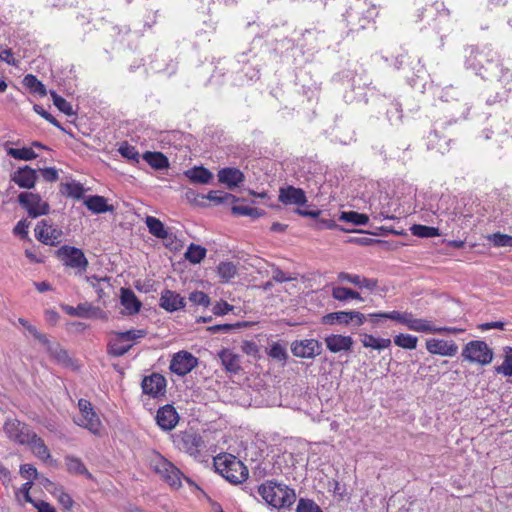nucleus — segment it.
Instances as JSON below:
<instances>
[{
    "mask_svg": "<svg viewBox=\"0 0 512 512\" xmlns=\"http://www.w3.org/2000/svg\"><path fill=\"white\" fill-rule=\"evenodd\" d=\"M159 305L167 312H175L185 307V299L177 292L166 289L161 292Z\"/></svg>",
    "mask_w": 512,
    "mask_h": 512,
    "instance_id": "aec40b11",
    "label": "nucleus"
},
{
    "mask_svg": "<svg viewBox=\"0 0 512 512\" xmlns=\"http://www.w3.org/2000/svg\"><path fill=\"white\" fill-rule=\"evenodd\" d=\"M37 180L36 170L25 166L16 170L12 175L14 181L19 187L31 189L35 186Z\"/></svg>",
    "mask_w": 512,
    "mask_h": 512,
    "instance_id": "5701e85b",
    "label": "nucleus"
},
{
    "mask_svg": "<svg viewBox=\"0 0 512 512\" xmlns=\"http://www.w3.org/2000/svg\"><path fill=\"white\" fill-rule=\"evenodd\" d=\"M426 349L431 354L453 357L458 352V346L453 341L430 339L426 341Z\"/></svg>",
    "mask_w": 512,
    "mask_h": 512,
    "instance_id": "a211bd4d",
    "label": "nucleus"
},
{
    "mask_svg": "<svg viewBox=\"0 0 512 512\" xmlns=\"http://www.w3.org/2000/svg\"><path fill=\"white\" fill-rule=\"evenodd\" d=\"M42 344L46 348L47 352L51 355V357H53L58 363L65 366H70L73 364V361L68 352L64 350L58 343L51 342L47 338V342Z\"/></svg>",
    "mask_w": 512,
    "mask_h": 512,
    "instance_id": "bb28decb",
    "label": "nucleus"
},
{
    "mask_svg": "<svg viewBox=\"0 0 512 512\" xmlns=\"http://www.w3.org/2000/svg\"><path fill=\"white\" fill-rule=\"evenodd\" d=\"M78 408L81 415L75 418L74 422L91 433L99 435L102 430V423L92 404L86 399H79Z\"/></svg>",
    "mask_w": 512,
    "mask_h": 512,
    "instance_id": "423d86ee",
    "label": "nucleus"
},
{
    "mask_svg": "<svg viewBox=\"0 0 512 512\" xmlns=\"http://www.w3.org/2000/svg\"><path fill=\"white\" fill-rule=\"evenodd\" d=\"M156 421L163 430L169 431L177 425L179 415L172 405L167 404L158 409Z\"/></svg>",
    "mask_w": 512,
    "mask_h": 512,
    "instance_id": "6ab92c4d",
    "label": "nucleus"
},
{
    "mask_svg": "<svg viewBox=\"0 0 512 512\" xmlns=\"http://www.w3.org/2000/svg\"><path fill=\"white\" fill-rule=\"evenodd\" d=\"M166 387V378L162 374L156 372L145 376L141 382L143 393L154 399L165 396Z\"/></svg>",
    "mask_w": 512,
    "mask_h": 512,
    "instance_id": "ddd939ff",
    "label": "nucleus"
},
{
    "mask_svg": "<svg viewBox=\"0 0 512 512\" xmlns=\"http://www.w3.org/2000/svg\"><path fill=\"white\" fill-rule=\"evenodd\" d=\"M85 206L94 214H101L113 211V206L107 203L103 196H89L84 201Z\"/></svg>",
    "mask_w": 512,
    "mask_h": 512,
    "instance_id": "c85d7f7f",
    "label": "nucleus"
},
{
    "mask_svg": "<svg viewBox=\"0 0 512 512\" xmlns=\"http://www.w3.org/2000/svg\"><path fill=\"white\" fill-rule=\"evenodd\" d=\"M408 314V311L401 312L393 310L390 312L371 313L368 316L373 323H377L379 319H390L405 326Z\"/></svg>",
    "mask_w": 512,
    "mask_h": 512,
    "instance_id": "7c9ffc66",
    "label": "nucleus"
},
{
    "mask_svg": "<svg viewBox=\"0 0 512 512\" xmlns=\"http://www.w3.org/2000/svg\"><path fill=\"white\" fill-rule=\"evenodd\" d=\"M278 199L284 205L303 206L307 203L305 192L291 185L279 189Z\"/></svg>",
    "mask_w": 512,
    "mask_h": 512,
    "instance_id": "dca6fc26",
    "label": "nucleus"
},
{
    "mask_svg": "<svg viewBox=\"0 0 512 512\" xmlns=\"http://www.w3.org/2000/svg\"><path fill=\"white\" fill-rule=\"evenodd\" d=\"M154 471L159 474L170 486L180 487L182 472L170 461L161 455H157L151 462Z\"/></svg>",
    "mask_w": 512,
    "mask_h": 512,
    "instance_id": "6e6552de",
    "label": "nucleus"
},
{
    "mask_svg": "<svg viewBox=\"0 0 512 512\" xmlns=\"http://www.w3.org/2000/svg\"><path fill=\"white\" fill-rule=\"evenodd\" d=\"M269 356L281 361L287 358V352L281 344L275 343L270 348Z\"/></svg>",
    "mask_w": 512,
    "mask_h": 512,
    "instance_id": "69168bd1",
    "label": "nucleus"
},
{
    "mask_svg": "<svg viewBox=\"0 0 512 512\" xmlns=\"http://www.w3.org/2000/svg\"><path fill=\"white\" fill-rule=\"evenodd\" d=\"M29 222L26 219L20 220L13 229V233L21 238L28 236Z\"/></svg>",
    "mask_w": 512,
    "mask_h": 512,
    "instance_id": "338daca9",
    "label": "nucleus"
},
{
    "mask_svg": "<svg viewBox=\"0 0 512 512\" xmlns=\"http://www.w3.org/2000/svg\"><path fill=\"white\" fill-rule=\"evenodd\" d=\"M493 350L482 340H472L462 349L461 356L464 360L477 363L482 366L490 364L493 360Z\"/></svg>",
    "mask_w": 512,
    "mask_h": 512,
    "instance_id": "39448f33",
    "label": "nucleus"
},
{
    "mask_svg": "<svg viewBox=\"0 0 512 512\" xmlns=\"http://www.w3.org/2000/svg\"><path fill=\"white\" fill-rule=\"evenodd\" d=\"M206 256V249L200 245L190 244L185 252V258L193 263H200Z\"/></svg>",
    "mask_w": 512,
    "mask_h": 512,
    "instance_id": "a18cd8bd",
    "label": "nucleus"
},
{
    "mask_svg": "<svg viewBox=\"0 0 512 512\" xmlns=\"http://www.w3.org/2000/svg\"><path fill=\"white\" fill-rule=\"evenodd\" d=\"M331 296L340 302H346L350 299L362 300L361 295L357 291L341 286H333Z\"/></svg>",
    "mask_w": 512,
    "mask_h": 512,
    "instance_id": "f704fd0d",
    "label": "nucleus"
},
{
    "mask_svg": "<svg viewBox=\"0 0 512 512\" xmlns=\"http://www.w3.org/2000/svg\"><path fill=\"white\" fill-rule=\"evenodd\" d=\"M6 435L18 444L24 445L34 432L28 426L16 419L7 420L4 425Z\"/></svg>",
    "mask_w": 512,
    "mask_h": 512,
    "instance_id": "2eb2a0df",
    "label": "nucleus"
},
{
    "mask_svg": "<svg viewBox=\"0 0 512 512\" xmlns=\"http://www.w3.org/2000/svg\"><path fill=\"white\" fill-rule=\"evenodd\" d=\"M189 301L195 305L208 307L210 305L209 296L202 291H193L189 294Z\"/></svg>",
    "mask_w": 512,
    "mask_h": 512,
    "instance_id": "052dcab7",
    "label": "nucleus"
},
{
    "mask_svg": "<svg viewBox=\"0 0 512 512\" xmlns=\"http://www.w3.org/2000/svg\"><path fill=\"white\" fill-rule=\"evenodd\" d=\"M116 335L125 342H133L145 337L146 331L143 329H132L124 332H117Z\"/></svg>",
    "mask_w": 512,
    "mask_h": 512,
    "instance_id": "4d7b16f0",
    "label": "nucleus"
},
{
    "mask_svg": "<svg viewBox=\"0 0 512 512\" xmlns=\"http://www.w3.org/2000/svg\"><path fill=\"white\" fill-rule=\"evenodd\" d=\"M23 84L32 93L40 96H45L47 94L45 86L32 74H28L24 77Z\"/></svg>",
    "mask_w": 512,
    "mask_h": 512,
    "instance_id": "de8ad7c7",
    "label": "nucleus"
},
{
    "mask_svg": "<svg viewBox=\"0 0 512 512\" xmlns=\"http://www.w3.org/2000/svg\"><path fill=\"white\" fill-rule=\"evenodd\" d=\"M143 159L152 167L158 170L169 166L168 159L161 152H146Z\"/></svg>",
    "mask_w": 512,
    "mask_h": 512,
    "instance_id": "c9c22d12",
    "label": "nucleus"
},
{
    "mask_svg": "<svg viewBox=\"0 0 512 512\" xmlns=\"http://www.w3.org/2000/svg\"><path fill=\"white\" fill-rule=\"evenodd\" d=\"M50 95L53 100V104L64 114L68 116L74 115L72 105L66 101L63 97L59 96L55 91H50Z\"/></svg>",
    "mask_w": 512,
    "mask_h": 512,
    "instance_id": "603ef678",
    "label": "nucleus"
},
{
    "mask_svg": "<svg viewBox=\"0 0 512 512\" xmlns=\"http://www.w3.org/2000/svg\"><path fill=\"white\" fill-rule=\"evenodd\" d=\"M175 445L193 457H197L201 450L204 449V441L202 437L194 432H180L174 437Z\"/></svg>",
    "mask_w": 512,
    "mask_h": 512,
    "instance_id": "9d476101",
    "label": "nucleus"
},
{
    "mask_svg": "<svg viewBox=\"0 0 512 512\" xmlns=\"http://www.w3.org/2000/svg\"><path fill=\"white\" fill-rule=\"evenodd\" d=\"M291 352L295 357L313 359L322 353V345L316 339L295 340L291 343Z\"/></svg>",
    "mask_w": 512,
    "mask_h": 512,
    "instance_id": "4468645a",
    "label": "nucleus"
},
{
    "mask_svg": "<svg viewBox=\"0 0 512 512\" xmlns=\"http://www.w3.org/2000/svg\"><path fill=\"white\" fill-rule=\"evenodd\" d=\"M118 152L120 153V155L122 157H124L128 160L135 161V162L139 161V158H140L139 152L137 151V149L134 146L129 145L127 142H124L119 146Z\"/></svg>",
    "mask_w": 512,
    "mask_h": 512,
    "instance_id": "5fc2aeb1",
    "label": "nucleus"
},
{
    "mask_svg": "<svg viewBox=\"0 0 512 512\" xmlns=\"http://www.w3.org/2000/svg\"><path fill=\"white\" fill-rule=\"evenodd\" d=\"M489 240L494 244L496 247H512V236L501 234V233H494L489 237Z\"/></svg>",
    "mask_w": 512,
    "mask_h": 512,
    "instance_id": "13d9d810",
    "label": "nucleus"
},
{
    "mask_svg": "<svg viewBox=\"0 0 512 512\" xmlns=\"http://www.w3.org/2000/svg\"><path fill=\"white\" fill-rule=\"evenodd\" d=\"M86 281L95 289L99 298H102L105 294L101 283L106 282L108 285H110L108 277H98L96 275H91L86 277Z\"/></svg>",
    "mask_w": 512,
    "mask_h": 512,
    "instance_id": "6e6d98bb",
    "label": "nucleus"
},
{
    "mask_svg": "<svg viewBox=\"0 0 512 512\" xmlns=\"http://www.w3.org/2000/svg\"><path fill=\"white\" fill-rule=\"evenodd\" d=\"M185 175L194 183L208 184L213 175L204 167H195L185 172Z\"/></svg>",
    "mask_w": 512,
    "mask_h": 512,
    "instance_id": "72a5a7b5",
    "label": "nucleus"
},
{
    "mask_svg": "<svg viewBox=\"0 0 512 512\" xmlns=\"http://www.w3.org/2000/svg\"><path fill=\"white\" fill-rule=\"evenodd\" d=\"M57 256L65 266L76 269L79 274L85 272L88 267V260L79 248L64 245L58 249Z\"/></svg>",
    "mask_w": 512,
    "mask_h": 512,
    "instance_id": "0eeeda50",
    "label": "nucleus"
},
{
    "mask_svg": "<svg viewBox=\"0 0 512 512\" xmlns=\"http://www.w3.org/2000/svg\"><path fill=\"white\" fill-rule=\"evenodd\" d=\"M198 365V359L188 351H179L172 356L169 369L178 376H185Z\"/></svg>",
    "mask_w": 512,
    "mask_h": 512,
    "instance_id": "9b49d317",
    "label": "nucleus"
},
{
    "mask_svg": "<svg viewBox=\"0 0 512 512\" xmlns=\"http://www.w3.org/2000/svg\"><path fill=\"white\" fill-rule=\"evenodd\" d=\"M20 474L23 478L28 479V481L38 478L37 469L32 464L21 465Z\"/></svg>",
    "mask_w": 512,
    "mask_h": 512,
    "instance_id": "0e129e2a",
    "label": "nucleus"
},
{
    "mask_svg": "<svg viewBox=\"0 0 512 512\" xmlns=\"http://www.w3.org/2000/svg\"><path fill=\"white\" fill-rule=\"evenodd\" d=\"M65 465L67 471L71 474L85 475L87 478L92 477L82 460L78 457L67 455L65 457Z\"/></svg>",
    "mask_w": 512,
    "mask_h": 512,
    "instance_id": "2f4dec72",
    "label": "nucleus"
},
{
    "mask_svg": "<svg viewBox=\"0 0 512 512\" xmlns=\"http://www.w3.org/2000/svg\"><path fill=\"white\" fill-rule=\"evenodd\" d=\"M145 223L149 232L159 238V239H167L169 237L168 230L164 227V224L157 218L153 216H147Z\"/></svg>",
    "mask_w": 512,
    "mask_h": 512,
    "instance_id": "473e14b6",
    "label": "nucleus"
},
{
    "mask_svg": "<svg viewBox=\"0 0 512 512\" xmlns=\"http://www.w3.org/2000/svg\"><path fill=\"white\" fill-rule=\"evenodd\" d=\"M361 342L364 347L375 350H383L391 345V340L389 338H376L370 334H365L361 339Z\"/></svg>",
    "mask_w": 512,
    "mask_h": 512,
    "instance_id": "4c0bfd02",
    "label": "nucleus"
},
{
    "mask_svg": "<svg viewBox=\"0 0 512 512\" xmlns=\"http://www.w3.org/2000/svg\"><path fill=\"white\" fill-rule=\"evenodd\" d=\"M450 139L446 137H440L438 131L435 129L428 136V147L431 149H436L440 153L444 154L448 151Z\"/></svg>",
    "mask_w": 512,
    "mask_h": 512,
    "instance_id": "e433bc0d",
    "label": "nucleus"
},
{
    "mask_svg": "<svg viewBox=\"0 0 512 512\" xmlns=\"http://www.w3.org/2000/svg\"><path fill=\"white\" fill-rule=\"evenodd\" d=\"M323 321L326 324H350L351 323V316L349 314V311H338V312H332L323 317Z\"/></svg>",
    "mask_w": 512,
    "mask_h": 512,
    "instance_id": "8fccbe9b",
    "label": "nucleus"
},
{
    "mask_svg": "<svg viewBox=\"0 0 512 512\" xmlns=\"http://www.w3.org/2000/svg\"><path fill=\"white\" fill-rule=\"evenodd\" d=\"M497 141L500 142L501 148L512 151V134H508V132L499 133Z\"/></svg>",
    "mask_w": 512,
    "mask_h": 512,
    "instance_id": "774afa93",
    "label": "nucleus"
},
{
    "mask_svg": "<svg viewBox=\"0 0 512 512\" xmlns=\"http://www.w3.org/2000/svg\"><path fill=\"white\" fill-rule=\"evenodd\" d=\"M378 15V9L370 0H355L345 13L351 30L364 29Z\"/></svg>",
    "mask_w": 512,
    "mask_h": 512,
    "instance_id": "20e7f679",
    "label": "nucleus"
},
{
    "mask_svg": "<svg viewBox=\"0 0 512 512\" xmlns=\"http://www.w3.org/2000/svg\"><path fill=\"white\" fill-rule=\"evenodd\" d=\"M120 303L123 306V315H135L141 307V301L136 297L135 293L129 288H121Z\"/></svg>",
    "mask_w": 512,
    "mask_h": 512,
    "instance_id": "412c9836",
    "label": "nucleus"
},
{
    "mask_svg": "<svg viewBox=\"0 0 512 512\" xmlns=\"http://www.w3.org/2000/svg\"><path fill=\"white\" fill-rule=\"evenodd\" d=\"M218 356L227 372L237 374L241 370V357L231 349H222L219 351Z\"/></svg>",
    "mask_w": 512,
    "mask_h": 512,
    "instance_id": "b1692460",
    "label": "nucleus"
},
{
    "mask_svg": "<svg viewBox=\"0 0 512 512\" xmlns=\"http://www.w3.org/2000/svg\"><path fill=\"white\" fill-rule=\"evenodd\" d=\"M131 347V343L125 342L116 335V337L109 342L108 352L112 356L120 357L126 354Z\"/></svg>",
    "mask_w": 512,
    "mask_h": 512,
    "instance_id": "58836bf2",
    "label": "nucleus"
},
{
    "mask_svg": "<svg viewBox=\"0 0 512 512\" xmlns=\"http://www.w3.org/2000/svg\"><path fill=\"white\" fill-rule=\"evenodd\" d=\"M217 272L222 281L228 282L237 274V266L232 262L223 261L217 266Z\"/></svg>",
    "mask_w": 512,
    "mask_h": 512,
    "instance_id": "49530a36",
    "label": "nucleus"
},
{
    "mask_svg": "<svg viewBox=\"0 0 512 512\" xmlns=\"http://www.w3.org/2000/svg\"><path fill=\"white\" fill-rule=\"evenodd\" d=\"M202 198H206L215 203H222L233 201L235 197L230 193H223L219 191H210L206 196H202Z\"/></svg>",
    "mask_w": 512,
    "mask_h": 512,
    "instance_id": "680f3d73",
    "label": "nucleus"
},
{
    "mask_svg": "<svg viewBox=\"0 0 512 512\" xmlns=\"http://www.w3.org/2000/svg\"><path fill=\"white\" fill-rule=\"evenodd\" d=\"M61 309L68 315L81 318H91L97 316L102 311L98 308L93 307L88 303H80L76 307L63 304Z\"/></svg>",
    "mask_w": 512,
    "mask_h": 512,
    "instance_id": "393cba45",
    "label": "nucleus"
},
{
    "mask_svg": "<svg viewBox=\"0 0 512 512\" xmlns=\"http://www.w3.org/2000/svg\"><path fill=\"white\" fill-rule=\"evenodd\" d=\"M410 231L412 235L419 238H432L440 236V232L438 228L425 226L421 224H414Z\"/></svg>",
    "mask_w": 512,
    "mask_h": 512,
    "instance_id": "37998d69",
    "label": "nucleus"
},
{
    "mask_svg": "<svg viewBox=\"0 0 512 512\" xmlns=\"http://www.w3.org/2000/svg\"><path fill=\"white\" fill-rule=\"evenodd\" d=\"M18 202L31 218L47 215L50 211L48 202L44 201L37 193L22 192L18 196Z\"/></svg>",
    "mask_w": 512,
    "mask_h": 512,
    "instance_id": "1a4fd4ad",
    "label": "nucleus"
},
{
    "mask_svg": "<svg viewBox=\"0 0 512 512\" xmlns=\"http://www.w3.org/2000/svg\"><path fill=\"white\" fill-rule=\"evenodd\" d=\"M339 220L359 226L367 224L369 217L366 214L358 213L355 211H344L340 214Z\"/></svg>",
    "mask_w": 512,
    "mask_h": 512,
    "instance_id": "79ce46f5",
    "label": "nucleus"
},
{
    "mask_svg": "<svg viewBox=\"0 0 512 512\" xmlns=\"http://www.w3.org/2000/svg\"><path fill=\"white\" fill-rule=\"evenodd\" d=\"M231 210L235 215L248 216L251 218H259L265 215L264 210L244 204L234 205Z\"/></svg>",
    "mask_w": 512,
    "mask_h": 512,
    "instance_id": "a19ab883",
    "label": "nucleus"
},
{
    "mask_svg": "<svg viewBox=\"0 0 512 512\" xmlns=\"http://www.w3.org/2000/svg\"><path fill=\"white\" fill-rule=\"evenodd\" d=\"M496 372L504 376H512V347L505 349V356L502 364L496 367Z\"/></svg>",
    "mask_w": 512,
    "mask_h": 512,
    "instance_id": "3c124183",
    "label": "nucleus"
},
{
    "mask_svg": "<svg viewBox=\"0 0 512 512\" xmlns=\"http://www.w3.org/2000/svg\"><path fill=\"white\" fill-rule=\"evenodd\" d=\"M24 445H28L31 449V452L35 457L41 460L44 463L55 464L56 462L53 460L51 453L45 444L44 440L40 438L36 433H33L28 438V442Z\"/></svg>",
    "mask_w": 512,
    "mask_h": 512,
    "instance_id": "f3484780",
    "label": "nucleus"
},
{
    "mask_svg": "<svg viewBox=\"0 0 512 512\" xmlns=\"http://www.w3.org/2000/svg\"><path fill=\"white\" fill-rule=\"evenodd\" d=\"M405 326L409 330L419 333H432L434 330V324L432 321L423 318H416L412 312H409Z\"/></svg>",
    "mask_w": 512,
    "mask_h": 512,
    "instance_id": "cd10ccee",
    "label": "nucleus"
},
{
    "mask_svg": "<svg viewBox=\"0 0 512 512\" xmlns=\"http://www.w3.org/2000/svg\"><path fill=\"white\" fill-rule=\"evenodd\" d=\"M7 154L14 159L30 161L38 157V155L30 147L8 148Z\"/></svg>",
    "mask_w": 512,
    "mask_h": 512,
    "instance_id": "c03bdc74",
    "label": "nucleus"
},
{
    "mask_svg": "<svg viewBox=\"0 0 512 512\" xmlns=\"http://www.w3.org/2000/svg\"><path fill=\"white\" fill-rule=\"evenodd\" d=\"M61 193L67 197L81 199L84 194V188L79 182L72 181L61 185Z\"/></svg>",
    "mask_w": 512,
    "mask_h": 512,
    "instance_id": "ea45409f",
    "label": "nucleus"
},
{
    "mask_svg": "<svg viewBox=\"0 0 512 512\" xmlns=\"http://www.w3.org/2000/svg\"><path fill=\"white\" fill-rule=\"evenodd\" d=\"M214 467L216 472L233 484L242 483L248 477L247 467L232 454L214 457Z\"/></svg>",
    "mask_w": 512,
    "mask_h": 512,
    "instance_id": "7ed1b4c3",
    "label": "nucleus"
},
{
    "mask_svg": "<svg viewBox=\"0 0 512 512\" xmlns=\"http://www.w3.org/2000/svg\"><path fill=\"white\" fill-rule=\"evenodd\" d=\"M465 66L482 79L498 83L502 87L494 99H487L489 104L501 102L508 96L512 83V71L505 66L497 51L491 45L469 46L465 49Z\"/></svg>",
    "mask_w": 512,
    "mask_h": 512,
    "instance_id": "f257e3e1",
    "label": "nucleus"
},
{
    "mask_svg": "<svg viewBox=\"0 0 512 512\" xmlns=\"http://www.w3.org/2000/svg\"><path fill=\"white\" fill-rule=\"evenodd\" d=\"M296 512H322V510L313 500L301 498L298 501Z\"/></svg>",
    "mask_w": 512,
    "mask_h": 512,
    "instance_id": "bf43d9fd",
    "label": "nucleus"
},
{
    "mask_svg": "<svg viewBox=\"0 0 512 512\" xmlns=\"http://www.w3.org/2000/svg\"><path fill=\"white\" fill-rule=\"evenodd\" d=\"M325 344L330 352L339 353L350 351L354 341L351 336L331 334L325 338Z\"/></svg>",
    "mask_w": 512,
    "mask_h": 512,
    "instance_id": "4be33fe9",
    "label": "nucleus"
},
{
    "mask_svg": "<svg viewBox=\"0 0 512 512\" xmlns=\"http://www.w3.org/2000/svg\"><path fill=\"white\" fill-rule=\"evenodd\" d=\"M17 323L21 325L30 335H32L35 339H37L40 343L47 342V336L45 334L40 333L37 328L30 324L24 318H18Z\"/></svg>",
    "mask_w": 512,
    "mask_h": 512,
    "instance_id": "864d4df0",
    "label": "nucleus"
},
{
    "mask_svg": "<svg viewBox=\"0 0 512 512\" xmlns=\"http://www.w3.org/2000/svg\"><path fill=\"white\" fill-rule=\"evenodd\" d=\"M387 117L391 124H397L401 121L402 110L399 103H393L392 108L387 111Z\"/></svg>",
    "mask_w": 512,
    "mask_h": 512,
    "instance_id": "e2e57ef3",
    "label": "nucleus"
},
{
    "mask_svg": "<svg viewBox=\"0 0 512 512\" xmlns=\"http://www.w3.org/2000/svg\"><path fill=\"white\" fill-rule=\"evenodd\" d=\"M218 180L229 187H235L244 181V175L237 168H223L218 172Z\"/></svg>",
    "mask_w": 512,
    "mask_h": 512,
    "instance_id": "a878e982",
    "label": "nucleus"
},
{
    "mask_svg": "<svg viewBox=\"0 0 512 512\" xmlns=\"http://www.w3.org/2000/svg\"><path fill=\"white\" fill-rule=\"evenodd\" d=\"M258 493L267 504L277 509L289 508L296 501L293 489L273 481H267L260 485Z\"/></svg>",
    "mask_w": 512,
    "mask_h": 512,
    "instance_id": "f03ea898",
    "label": "nucleus"
},
{
    "mask_svg": "<svg viewBox=\"0 0 512 512\" xmlns=\"http://www.w3.org/2000/svg\"><path fill=\"white\" fill-rule=\"evenodd\" d=\"M418 338L411 334H398L394 337V344L403 349L413 350L417 347Z\"/></svg>",
    "mask_w": 512,
    "mask_h": 512,
    "instance_id": "09e8293b",
    "label": "nucleus"
},
{
    "mask_svg": "<svg viewBox=\"0 0 512 512\" xmlns=\"http://www.w3.org/2000/svg\"><path fill=\"white\" fill-rule=\"evenodd\" d=\"M46 490L58 501L64 511L72 510L74 501L69 493H67L63 486L54 487V489L46 486Z\"/></svg>",
    "mask_w": 512,
    "mask_h": 512,
    "instance_id": "c756f323",
    "label": "nucleus"
},
{
    "mask_svg": "<svg viewBox=\"0 0 512 512\" xmlns=\"http://www.w3.org/2000/svg\"><path fill=\"white\" fill-rule=\"evenodd\" d=\"M35 237L45 245L56 246L61 242L63 232L52 225L49 220L39 221L35 227Z\"/></svg>",
    "mask_w": 512,
    "mask_h": 512,
    "instance_id": "f8f14e48",
    "label": "nucleus"
}]
</instances>
